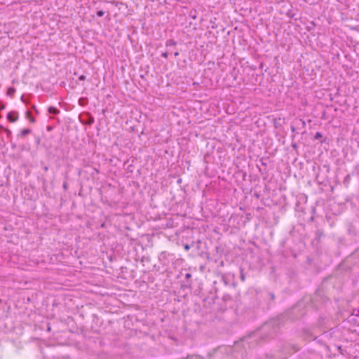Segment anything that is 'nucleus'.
Listing matches in <instances>:
<instances>
[{
  "label": "nucleus",
  "instance_id": "obj_1",
  "mask_svg": "<svg viewBox=\"0 0 359 359\" xmlns=\"http://www.w3.org/2000/svg\"><path fill=\"white\" fill-rule=\"evenodd\" d=\"M7 119L10 122H15L18 119V114L15 111H10L7 114Z\"/></svg>",
  "mask_w": 359,
  "mask_h": 359
},
{
  "label": "nucleus",
  "instance_id": "obj_2",
  "mask_svg": "<svg viewBox=\"0 0 359 359\" xmlns=\"http://www.w3.org/2000/svg\"><path fill=\"white\" fill-rule=\"evenodd\" d=\"M48 112L53 114H59L60 111L54 107H50L48 108Z\"/></svg>",
  "mask_w": 359,
  "mask_h": 359
},
{
  "label": "nucleus",
  "instance_id": "obj_3",
  "mask_svg": "<svg viewBox=\"0 0 359 359\" xmlns=\"http://www.w3.org/2000/svg\"><path fill=\"white\" fill-rule=\"evenodd\" d=\"M30 133H31L30 129H28V128L22 129L20 131V136L23 137L26 136L27 135L29 134Z\"/></svg>",
  "mask_w": 359,
  "mask_h": 359
},
{
  "label": "nucleus",
  "instance_id": "obj_4",
  "mask_svg": "<svg viewBox=\"0 0 359 359\" xmlns=\"http://www.w3.org/2000/svg\"><path fill=\"white\" fill-rule=\"evenodd\" d=\"M26 116L29 120L30 122L34 123L35 118L32 116V113L29 111L26 112Z\"/></svg>",
  "mask_w": 359,
  "mask_h": 359
},
{
  "label": "nucleus",
  "instance_id": "obj_5",
  "mask_svg": "<svg viewBox=\"0 0 359 359\" xmlns=\"http://www.w3.org/2000/svg\"><path fill=\"white\" fill-rule=\"evenodd\" d=\"M104 13L103 11H99L97 12V15L98 17H102V16L104 15Z\"/></svg>",
  "mask_w": 359,
  "mask_h": 359
},
{
  "label": "nucleus",
  "instance_id": "obj_6",
  "mask_svg": "<svg viewBox=\"0 0 359 359\" xmlns=\"http://www.w3.org/2000/svg\"><path fill=\"white\" fill-rule=\"evenodd\" d=\"M322 137V135H321V133H318H318H316V135H315V138H316V139H318V138H320V137Z\"/></svg>",
  "mask_w": 359,
  "mask_h": 359
},
{
  "label": "nucleus",
  "instance_id": "obj_7",
  "mask_svg": "<svg viewBox=\"0 0 359 359\" xmlns=\"http://www.w3.org/2000/svg\"><path fill=\"white\" fill-rule=\"evenodd\" d=\"M79 79L80 81H84V80L86 79V76H84V75H81V76H79Z\"/></svg>",
  "mask_w": 359,
  "mask_h": 359
},
{
  "label": "nucleus",
  "instance_id": "obj_8",
  "mask_svg": "<svg viewBox=\"0 0 359 359\" xmlns=\"http://www.w3.org/2000/svg\"><path fill=\"white\" fill-rule=\"evenodd\" d=\"M189 249H190V246H189L188 244H186V245H184V250H185L186 251H188V250H189Z\"/></svg>",
  "mask_w": 359,
  "mask_h": 359
},
{
  "label": "nucleus",
  "instance_id": "obj_9",
  "mask_svg": "<svg viewBox=\"0 0 359 359\" xmlns=\"http://www.w3.org/2000/svg\"><path fill=\"white\" fill-rule=\"evenodd\" d=\"M163 57L167 58L168 57V53H163L161 55Z\"/></svg>",
  "mask_w": 359,
  "mask_h": 359
},
{
  "label": "nucleus",
  "instance_id": "obj_10",
  "mask_svg": "<svg viewBox=\"0 0 359 359\" xmlns=\"http://www.w3.org/2000/svg\"><path fill=\"white\" fill-rule=\"evenodd\" d=\"M14 91H15V90H14L13 88H10V89L8 90V93H14Z\"/></svg>",
  "mask_w": 359,
  "mask_h": 359
},
{
  "label": "nucleus",
  "instance_id": "obj_11",
  "mask_svg": "<svg viewBox=\"0 0 359 359\" xmlns=\"http://www.w3.org/2000/svg\"><path fill=\"white\" fill-rule=\"evenodd\" d=\"M167 44H168H168L175 45V42H173L172 41H168V43H167Z\"/></svg>",
  "mask_w": 359,
  "mask_h": 359
},
{
  "label": "nucleus",
  "instance_id": "obj_12",
  "mask_svg": "<svg viewBox=\"0 0 359 359\" xmlns=\"http://www.w3.org/2000/svg\"><path fill=\"white\" fill-rule=\"evenodd\" d=\"M191 275L190 273H187L185 275L186 278H191Z\"/></svg>",
  "mask_w": 359,
  "mask_h": 359
},
{
  "label": "nucleus",
  "instance_id": "obj_13",
  "mask_svg": "<svg viewBox=\"0 0 359 359\" xmlns=\"http://www.w3.org/2000/svg\"><path fill=\"white\" fill-rule=\"evenodd\" d=\"M174 55L176 57V56H177L179 55V53L178 52H175Z\"/></svg>",
  "mask_w": 359,
  "mask_h": 359
}]
</instances>
